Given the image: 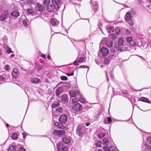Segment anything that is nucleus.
I'll list each match as a JSON object with an SVG mask.
<instances>
[{
  "instance_id": "obj_1",
  "label": "nucleus",
  "mask_w": 151,
  "mask_h": 151,
  "mask_svg": "<svg viewBox=\"0 0 151 151\" xmlns=\"http://www.w3.org/2000/svg\"><path fill=\"white\" fill-rule=\"evenodd\" d=\"M124 39L120 38L118 40V42L116 45V47L118 50L123 51L124 50Z\"/></svg>"
},
{
  "instance_id": "obj_2",
  "label": "nucleus",
  "mask_w": 151,
  "mask_h": 151,
  "mask_svg": "<svg viewBox=\"0 0 151 151\" xmlns=\"http://www.w3.org/2000/svg\"><path fill=\"white\" fill-rule=\"evenodd\" d=\"M8 15V11L5 10L0 14V21H5L7 18Z\"/></svg>"
},
{
  "instance_id": "obj_3",
  "label": "nucleus",
  "mask_w": 151,
  "mask_h": 151,
  "mask_svg": "<svg viewBox=\"0 0 151 151\" xmlns=\"http://www.w3.org/2000/svg\"><path fill=\"white\" fill-rule=\"evenodd\" d=\"M85 125H82L80 124L77 127L76 129V132L77 134L80 137H82L83 135V127H84Z\"/></svg>"
},
{
  "instance_id": "obj_4",
  "label": "nucleus",
  "mask_w": 151,
  "mask_h": 151,
  "mask_svg": "<svg viewBox=\"0 0 151 151\" xmlns=\"http://www.w3.org/2000/svg\"><path fill=\"white\" fill-rule=\"evenodd\" d=\"M125 19L127 22H128L130 25H133L132 19L131 14L129 12H127L125 16Z\"/></svg>"
},
{
  "instance_id": "obj_5",
  "label": "nucleus",
  "mask_w": 151,
  "mask_h": 151,
  "mask_svg": "<svg viewBox=\"0 0 151 151\" xmlns=\"http://www.w3.org/2000/svg\"><path fill=\"white\" fill-rule=\"evenodd\" d=\"M57 147L58 151H67V147L64 146L61 142L58 143Z\"/></svg>"
},
{
  "instance_id": "obj_6",
  "label": "nucleus",
  "mask_w": 151,
  "mask_h": 151,
  "mask_svg": "<svg viewBox=\"0 0 151 151\" xmlns=\"http://www.w3.org/2000/svg\"><path fill=\"white\" fill-rule=\"evenodd\" d=\"M67 120V116L64 114H62L60 116L59 121L60 123L64 124Z\"/></svg>"
},
{
  "instance_id": "obj_7",
  "label": "nucleus",
  "mask_w": 151,
  "mask_h": 151,
  "mask_svg": "<svg viewBox=\"0 0 151 151\" xmlns=\"http://www.w3.org/2000/svg\"><path fill=\"white\" fill-rule=\"evenodd\" d=\"M62 139L63 142L67 144L70 143L71 141V137L66 135L63 136Z\"/></svg>"
},
{
  "instance_id": "obj_8",
  "label": "nucleus",
  "mask_w": 151,
  "mask_h": 151,
  "mask_svg": "<svg viewBox=\"0 0 151 151\" xmlns=\"http://www.w3.org/2000/svg\"><path fill=\"white\" fill-rule=\"evenodd\" d=\"M53 134L59 137L63 134H64L65 132L63 130H54L53 132Z\"/></svg>"
},
{
  "instance_id": "obj_9",
  "label": "nucleus",
  "mask_w": 151,
  "mask_h": 151,
  "mask_svg": "<svg viewBox=\"0 0 151 151\" xmlns=\"http://www.w3.org/2000/svg\"><path fill=\"white\" fill-rule=\"evenodd\" d=\"M100 51L102 53L104 56H106L109 53V50L108 49L104 47H102L100 49Z\"/></svg>"
},
{
  "instance_id": "obj_10",
  "label": "nucleus",
  "mask_w": 151,
  "mask_h": 151,
  "mask_svg": "<svg viewBox=\"0 0 151 151\" xmlns=\"http://www.w3.org/2000/svg\"><path fill=\"white\" fill-rule=\"evenodd\" d=\"M73 109L76 111H79L82 109V107L80 104L78 103L73 106Z\"/></svg>"
},
{
  "instance_id": "obj_11",
  "label": "nucleus",
  "mask_w": 151,
  "mask_h": 151,
  "mask_svg": "<svg viewBox=\"0 0 151 151\" xmlns=\"http://www.w3.org/2000/svg\"><path fill=\"white\" fill-rule=\"evenodd\" d=\"M142 150L144 151H151V146L145 143L142 146Z\"/></svg>"
},
{
  "instance_id": "obj_12",
  "label": "nucleus",
  "mask_w": 151,
  "mask_h": 151,
  "mask_svg": "<svg viewBox=\"0 0 151 151\" xmlns=\"http://www.w3.org/2000/svg\"><path fill=\"white\" fill-rule=\"evenodd\" d=\"M52 2L56 9L59 8V6L58 5L61 2V0H52Z\"/></svg>"
},
{
  "instance_id": "obj_13",
  "label": "nucleus",
  "mask_w": 151,
  "mask_h": 151,
  "mask_svg": "<svg viewBox=\"0 0 151 151\" xmlns=\"http://www.w3.org/2000/svg\"><path fill=\"white\" fill-rule=\"evenodd\" d=\"M79 92L78 90H71L69 92V94L70 96L72 97H75L78 94Z\"/></svg>"
},
{
  "instance_id": "obj_14",
  "label": "nucleus",
  "mask_w": 151,
  "mask_h": 151,
  "mask_svg": "<svg viewBox=\"0 0 151 151\" xmlns=\"http://www.w3.org/2000/svg\"><path fill=\"white\" fill-rule=\"evenodd\" d=\"M12 75L13 77L16 78L19 75V72L16 68H14L12 73Z\"/></svg>"
},
{
  "instance_id": "obj_15",
  "label": "nucleus",
  "mask_w": 151,
  "mask_h": 151,
  "mask_svg": "<svg viewBox=\"0 0 151 151\" xmlns=\"http://www.w3.org/2000/svg\"><path fill=\"white\" fill-rule=\"evenodd\" d=\"M111 52L110 53V55L109 56L111 60L117 56V54L115 52V50H112L111 51Z\"/></svg>"
},
{
  "instance_id": "obj_16",
  "label": "nucleus",
  "mask_w": 151,
  "mask_h": 151,
  "mask_svg": "<svg viewBox=\"0 0 151 151\" xmlns=\"http://www.w3.org/2000/svg\"><path fill=\"white\" fill-rule=\"evenodd\" d=\"M63 91V89L62 88L59 87L56 90V93L57 97L59 96L60 94Z\"/></svg>"
},
{
  "instance_id": "obj_17",
  "label": "nucleus",
  "mask_w": 151,
  "mask_h": 151,
  "mask_svg": "<svg viewBox=\"0 0 151 151\" xmlns=\"http://www.w3.org/2000/svg\"><path fill=\"white\" fill-rule=\"evenodd\" d=\"M98 5L96 1H93L92 3V9L94 10V12L97 11L98 9Z\"/></svg>"
},
{
  "instance_id": "obj_18",
  "label": "nucleus",
  "mask_w": 151,
  "mask_h": 151,
  "mask_svg": "<svg viewBox=\"0 0 151 151\" xmlns=\"http://www.w3.org/2000/svg\"><path fill=\"white\" fill-rule=\"evenodd\" d=\"M61 99L62 101L65 102H67L68 101V98L67 95L65 94L62 95L61 96Z\"/></svg>"
},
{
  "instance_id": "obj_19",
  "label": "nucleus",
  "mask_w": 151,
  "mask_h": 151,
  "mask_svg": "<svg viewBox=\"0 0 151 151\" xmlns=\"http://www.w3.org/2000/svg\"><path fill=\"white\" fill-rule=\"evenodd\" d=\"M50 22L53 26H55L58 24V22L56 19L52 18L50 19Z\"/></svg>"
},
{
  "instance_id": "obj_20",
  "label": "nucleus",
  "mask_w": 151,
  "mask_h": 151,
  "mask_svg": "<svg viewBox=\"0 0 151 151\" xmlns=\"http://www.w3.org/2000/svg\"><path fill=\"white\" fill-rule=\"evenodd\" d=\"M11 15L13 17H17L19 16V13L18 11H13L11 12Z\"/></svg>"
},
{
  "instance_id": "obj_21",
  "label": "nucleus",
  "mask_w": 151,
  "mask_h": 151,
  "mask_svg": "<svg viewBox=\"0 0 151 151\" xmlns=\"http://www.w3.org/2000/svg\"><path fill=\"white\" fill-rule=\"evenodd\" d=\"M54 6L53 5L51 4H49L47 5V10L50 12L52 11L54 9Z\"/></svg>"
},
{
  "instance_id": "obj_22",
  "label": "nucleus",
  "mask_w": 151,
  "mask_h": 151,
  "mask_svg": "<svg viewBox=\"0 0 151 151\" xmlns=\"http://www.w3.org/2000/svg\"><path fill=\"white\" fill-rule=\"evenodd\" d=\"M36 6L38 10L40 12L44 10V8L42 5H40L39 4L37 3Z\"/></svg>"
},
{
  "instance_id": "obj_23",
  "label": "nucleus",
  "mask_w": 151,
  "mask_h": 151,
  "mask_svg": "<svg viewBox=\"0 0 151 151\" xmlns=\"http://www.w3.org/2000/svg\"><path fill=\"white\" fill-rule=\"evenodd\" d=\"M30 81L32 83L35 84L40 82V80L37 78H35L30 80Z\"/></svg>"
},
{
  "instance_id": "obj_24",
  "label": "nucleus",
  "mask_w": 151,
  "mask_h": 151,
  "mask_svg": "<svg viewBox=\"0 0 151 151\" xmlns=\"http://www.w3.org/2000/svg\"><path fill=\"white\" fill-rule=\"evenodd\" d=\"M79 100L80 102L82 103H86L87 102L82 95H80Z\"/></svg>"
},
{
  "instance_id": "obj_25",
  "label": "nucleus",
  "mask_w": 151,
  "mask_h": 151,
  "mask_svg": "<svg viewBox=\"0 0 151 151\" xmlns=\"http://www.w3.org/2000/svg\"><path fill=\"white\" fill-rule=\"evenodd\" d=\"M106 45L109 47H111L113 45V43L110 40L107 39L106 41Z\"/></svg>"
},
{
  "instance_id": "obj_26",
  "label": "nucleus",
  "mask_w": 151,
  "mask_h": 151,
  "mask_svg": "<svg viewBox=\"0 0 151 151\" xmlns=\"http://www.w3.org/2000/svg\"><path fill=\"white\" fill-rule=\"evenodd\" d=\"M140 101L145 102L148 103H150V101L147 98L144 97H141L140 99Z\"/></svg>"
},
{
  "instance_id": "obj_27",
  "label": "nucleus",
  "mask_w": 151,
  "mask_h": 151,
  "mask_svg": "<svg viewBox=\"0 0 151 151\" xmlns=\"http://www.w3.org/2000/svg\"><path fill=\"white\" fill-rule=\"evenodd\" d=\"M111 60L109 57L105 58L104 61L106 65L109 64Z\"/></svg>"
},
{
  "instance_id": "obj_28",
  "label": "nucleus",
  "mask_w": 151,
  "mask_h": 151,
  "mask_svg": "<svg viewBox=\"0 0 151 151\" xmlns=\"http://www.w3.org/2000/svg\"><path fill=\"white\" fill-rule=\"evenodd\" d=\"M107 31L108 32L111 33L114 31V29L112 26H110L107 28Z\"/></svg>"
},
{
  "instance_id": "obj_29",
  "label": "nucleus",
  "mask_w": 151,
  "mask_h": 151,
  "mask_svg": "<svg viewBox=\"0 0 151 151\" xmlns=\"http://www.w3.org/2000/svg\"><path fill=\"white\" fill-rule=\"evenodd\" d=\"M56 112L58 113H61L63 112V110L61 107L57 108L56 110Z\"/></svg>"
},
{
  "instance_id": "obj_30",
  "label": "nucleus",
  "mask_w": 151,
  "mask_h": 151,
  "mask_svg": "<svg viewBox=\"0 0 151 151\" xmlns=\"http://www.w3.org/2000/svg\"><path fill=\"white\" fill-rule=\"evenodd\" d=\"M15 146H11L9 147L8 149V151H15L16 150Z\"/></svg>"
},
{
  "instance_id": "obj_31",
  "label": "nucleus",
  "mask_w": 151,
  "mask_h": 151,
  "mask_svg": "<svg viewBox=\"0 0 151 151\" xmlns=\"http://www.w3.org/2000/svg\"><path fill=\"white\" fill-rule=\"evenodd\" d=\"M109 141L107 139L105 138L104 139L103 143L104 145L107 146L109 145Z\"/></svg>"
},
{
  "instance_id": "obj_32",
  "label": "nucleus",
  "mask_w": 151,
  "mask_h": 151,
  "mask_svg": "<svg viewBox=\"0 0 151 151\" xmlns=\"http://www.w3.org/2000/svg\"><path fill=\"white\" fill-rule=\"evenodd\" d=\"M18 135L16 133H14L12 136V138L13 139H16L17 138Z\"/></svg>"
},
{
  "instance_id": "obj_33",
  "label": "nucleus",
  "mask_w": 151,
  "mask_h": 151,
  "mask_svg": "<svg viewBox=\"0 0 151 151\" xmlns=\"http://www.w3.org/2000/svg\"><path fill=\"white\" fill-rule=\"evenodd\" d=\"M105 136V134L103 133H101L98 135V137L101 139L103 138Z\"/></svg>"
},
{
  "instance_id": "obj_34",
  "label": "nucleus",
  "mask_w": 151,
  "mask_h": 151,
  "mask_svg": "<svg viewBox=\"0 0 151 151\" xmlns=\"http://www.w3.org/2000/svg\"><path fill=\"white\" fill-rule=\"evenodd\" d=\"M50 2V0H45L43 2V4L46 5H47L49 4Z\"/></svg>"
},
{
  "instance_id": "obj_35",
  "label": "nucleus",
  "mask_w": 151,
  "mask_h": 151,
  "mask_svg": "<svg viewBox=\"0 0 151 151\" xmlns=\"http://www.w3.org/2000/svg\"><path fill=\"white\" fill-rule=\"evenodd\" d=\"M115 32L117 34L119 35L120 34V29L118 28H116L115 29Z\"/></svg>"
},
{
  "instance_id": "obj_36",
  "label": "nucleus",
  "mask_w": 151,
  "mask_h": 151,
  "mask_svg": "<svg viewBox=\"0 0 151 151\" xmlns=\"http://www.w3.org/2000/svg\"><path fill=\"white\" fill-rule=\"evenodd\" d=\"M146 140L149 144H151V137H147Z\"/></svg>"
},
{
  "instance_id": "obj_37",
  "label": "nucleus",
  "mask_w": 151,
  "mask_h": 151,
  "mask_svg": "<svg viewBox=\"0 0 151 151\" xmlns=\"http://www.w3.org/2000/svg\"><path fill=\"white\" fill-rule=\"evenodd\" d=\"M102 142L101 141H98L96 144V146L97 147H100L101 146Z\"/></svg>"
},
{
  "instance_id": "obj_38",
  "label": "nucleus",
  "mask_w": 151,
  "mask_h": 151,
  "mask_svg": "<svg viewBox=\"0 0 151 151\" xmlns=\"http://www.w3.org/2000/svg\"><path fill=\"white\" fill-rule=\"evenodd\" d=\"M10 66L9 65H6L4 68V70H5L8 71L9 69Z\"/></svg>"
},
{
  "instance_id": "obj_39",
  "label": "nucleus",
  "mask_w": 151,
  "mask_h": 151,
  "mask_svg": "<svg viewBox=\"0 0 151 151\" xmlns=\"http://www.w3.org/2000/svg\"><path fill=\"white\" fill-rule=\"evenodd\" d=\"M84 59V57H81V58H79L77 59V60L78 61V62L79 63H81L83 61Z\"/></svg>"
},
{
  "instance_id": "obj_40",
  "label": "nucleus",
  "mask_w": 151,
  "mask_h": 151,
  "mask_svg": "<svg viewBox=\"0 0 151 151\" xmlns=\"http://www.w3.org/2000/svg\"><path fill=\"white\" fill-rule=\"evenodd\" d=\"M22 23L26 27H27L28 26V24L27 23L26 21L24 20L23 21Z\"/></svg>"
},
{
  "instance_id": "obj_41",
  "label": "nucleus",
  "mask_w": 151,
  "mask_h": 151,
  "mask_svg": "<svg viewBox=\"0 0 151 151\" xmlns=\"http://www.w3.org/2000/svg\"><path fill=\"white\" fill-rule=\"evenodd\" d=\"M72 102L73 104H76L78 100L76 98H74L72 99Z\"/></svg>"
},
{
  "instance_id": "obj_42",
  "label": "nucleus",
  "mask_w": 151,
  "mask_h": 151,
  "mask_svg": "<svg viewBox=\"0 0 151 151\" xmlns=\"http://www.w3.org/2000/svg\"><path fill=\"white\" fill-rule=\"evenodd\" d=\"M126 40L128 42H130L132 41V39L131 37H128L126 38Z\"/></svg>"
},
{
  "instance_id": "obj_43",
  "label": "nucleus",
  "mask_w": 151,
  "mask_h": 151,
  "mask_svg": "<svg viewBox=\"0 0 151 151\" xmlns=\"http://www.w3.org/2000/svg\"><path fill=\"white\" fill-rule=\"evenodd\" d=\"M107 120L109 124L110 123L112 122L111 119L110 117H108Z\"/></svg>"
},
{
  "instance_id": "obj_44",
  "label": "nucleus",
  "mask_w": 151,
  "mask_h": 151,
  "mask_svg": "<svg viewBox=\"0 0 151 151\" xmlns=\"http://www.w3.org/2000/svg\"><path fill=\"white\" fill-rule=\"evenodd\" d=\"M60 105V104L59 103H58L57 104H53L52 105V108H55L56 107H57Z\"/></svg>"
},
{
  "instance_id": "obj_45",
  "label": "nucleus",
  "mask_w": 151,
  "mask_h": 151,
  "mask_svg": "<svg viewBox=\"0 0 151 151\" xmlns=\"http://www.w3.org/2000/svg\"><path fill=\"white\" fill-rule=\"evenodd\" d=\"M61 79L63 81H65L67 79V78L65 76H62L61 77Z\"/></svg>"
},
{
  "instance_id": "obj_46",
  "label": "nucleus",
  "mask_w": 151,
  "mask_h": 151,
  "mask_svg": "<svg viewBox=\"0 0 151 151\" xmlns=\"http://www.w3.org/2000/svg\"><path fill=\"white\" fill-rule=\"evenodd\" d=\"M111 37L112 38V39L113 40H114L116 37V35L114 34H111Z\"/></svg>"
},
{
  "instance_id": "obj_47",
  "label": "nucleus",
  "mask_w": 151,
  "mask_h": 151,
  "mask_svg": "<svg viewBox=\"0 0 151 151\" xmlns=\"http://www.w3.org/2000/svg\"><path fill=\"white\" fill-rule=\"evenodd\" d=\"M103 149L104 151H110L108 147L105 146Z\"/></svg>"
},
{
  "instance_id": "obj_48",
  "label": "nucleus",
  "mask_w": 151,
  "mask_h": 151,
  "mask_svg": "<svg viewBox=\"0 0 151 151\" xmlns=\"http://www.w3.org/2000/svg\"><path fill=\"white\" fill-rule=\"evenodd\" d=\"M6 52L8 53H10L11 52H13L12 51L11 49L10 48H8L6 50Z\"/></svg>"
},
{
  "instance_id": "obj_49",
  "label": "nucleus",
  "mask_w": 151,
  "mask_h": 151,
  "mask_svg": "<svg viewBox=\"0 0 151 151\" xmlns=\"http://www.w3.org/2000/svg\"><path fill=\"white\" fill-rule=\"evenodd\" d=\"M28 12L30 14H31L32 13L33 11L31 9H29L27 10Z\"/></svg>"
},
{
  "instance_id": "obj_50",
  "label": "nucleus",
  "mask_w": 151,
  "mask_h": 151,
  "mask_svg": "<svg viewBox=\"0 0 151 151\" xmlns=\"http://www.w3.org/2000/svg\"><path fill=\"white\" fill-rule=\"evenodd\" d=\"M66 74L67 76H72L73 75V72H71L70 73H67Z\"/></svg>"
},
{
  "instance_id": "obj_51",
  "label": "nucleus",
  "mask_w": 151,
  "mask_h": 151,
  "mask_svg": "<svg viewBox=\"0 0 151 151\" xmlns=\"http://www.w3.org/2000/svg\"><path fill=\"white\" fill-rule=\"evenodd\" d=\"M88 68V67L86 65H81L80 66L79 68Z\"/></svg>"
},
{
  "instance_id": "obj_52",
  "label": "nucleus",
  "mask_w": 151,
  "mask_h": 151,
  "mask_svg": "<svg viewBox=\"0 0 151 151\" xmlns=\"http://www.w3.org/2000/svg\"><path fill=\"white\" fill-rule=\"evenodd\" d=\"M19 151H26L25 149L23 147L19 148Z\"/></svg>"
},
{
  "instance_id": "obj_53",
  "label": "nucleus",
  "mask_w": 151,
  "mask_h": 151,
  "mask_svg": "<svg viewBox=\"0 0 151 151\" xmlns=\"http://www.w3.org/2000/svg\"><path fill=\"white\" fill-rule=\"evenodd\" d=\"M78 60L75 61L74 62V65H78Z\"/></svg>"
},
{
  "instance_id": "obj_54",
  "label": "nucleus",
  "mask_w": 151,
  "mask_h": 151,
  "mask_svg": "<svg viewBox=\"0 0 151 151\" xmlns=\"http://www.w3.org/2000/svg\"><path fill=\"white\" fill-rule=\"evenodd\" d=\"M47 58L48 59H51V57L49 55L47 56Z\"/></svg>"
},
{
  "instance_id": "obj_55",
  "label": "nucleus",
  "mask_w": 151,
  "mask_h": 151,
  "mask_svg": "<svg viewBox=\"0 0 151 151\" xmlns=\"http://www.w3.org/2000/svg\"><path fill=\"white\" fill-rule=\"evenodd\" d=\"M123 93L126 94L127 93V91L126 90H125L122 91Z\"/></svg>"
},
{
  "instance_id": "obj_56",
  "label": "nucleus",
  "mask_w": 151,
  "mask_h": 151,
  "mask_svg": "<svg viewBox=\"0 0 151 151\" xmlns=\"http://www.w3.org/2000/svg\"><path fill=\"white\" fill-rule=\"evenodd\" d=\"M126 33L127 34H129L130 32L129 30H127L126 31Z\"/></svg>"
},
{
  "instance_id": "obj_57",
  "label": "nucleus",
  "mask_w": 151,
  "mask_h": 151,
  "mask_svg": "<svg viewBox=\"0 0 151 151\" xmlns=\"http://www.w3.org/2000/svg\"><path fill=\"white\" fill-rule=\"evenodd\" d=\"M41 56L42 58H46L45 56V55L44 54H42L41 55Z\"/></svg>"
},
{
  "instance_id": "obj_58",
  "label": "nucleus",
  "mask_w": 151,
  "mask_h": 151,
  "mask_svg": "<svg viewBox=\"0 0 151 151\" xmlns=\"http://www.w3.org/2000/svg\"><path fill=\"white\" fill-rule=\"evenodd\" d=\"M42 69V68L39 66L38 67V69L39 70H40Z\"/></svg>"
},
{
  "instance_id": "obj_59",
  "label": "nucleus",
  "mask_w": 151,
  "mask_h": 151,
  "mask_svg": "<svg viewBox=\"0 0 151 151\" xmlns=\"http://www.w3.org/2000/svg\"><path fill=\"white\" fill-rule=\"evenodd\" d=\"M14 54H12L11 55V57L12 58V57H13L14 56Z\"/></svg>"
},
{
  "instance_id": "obj_60",
  "label": "nucleus",
  "mask_w": 151,
  "mask_h": 151,
  "mask_svg": "<svg viewBox=\"0 0 151 151\" xmlns=\"http://www.w3.org/2000/svg\"><path fill=\"white\" fill-rule=\"evenodd\" d=\"M90 125V124L89 123H87L86 124V125L87 126H88Z\"/></svg>"
},
{
  "instance_id": "obj_61",
  "label": "nucleus",
  "mask_w": 151,
  "mask_h": 151,
  "mask_svg": "<svg viewBox=\"0 0 151 151\" xmlns=\"http://www.w3.org/2000/svg\"><path fill=\"white\" fill-rule=\"evenodd\" d=\"M22 134H23L24 138H25V135H24V134L25 135V134L24 133H22Z\"/></svg>"
},
{
  "instance_id": "obj_62",
  "label": "nucleus",
  "mask_w": 151,
  "mask_h": 151,
  "mask_svg": "<svg viewBox=\"0 0 151 151\" xmlns=\"http://www.w3.org/2000/svg\"><path fill=\"white\" fill-rule=\"evenodd\" d=\"M22 134H23L24 138H25V135H24V134L25 135V134L24 133H22Z\"/></svg>"
},
{
  "instance_id": "obj_63",
  "label": "nucleus",
  "mask_w": 151,
  "mask_h": 151,
  "mask_svg": "<svg viewBox=\"0 0 151 151\" xmlns=\"http://www.w3.org/2000/svg\"><path fill=\"white\" fill-rule=\"evenodd\" d=\"M9 126V124H6V127H8Z\"/></svg>"
},
{
  "instance_id": "obj_64",
  "label": "nucleus",
  "mask_w": 151,
  "mask_h": 151,
  "mask_svg": "<svg viewBox=\"0 0 151 151\" xmlns=\"http://www.w3.org/2000/svg\"><path fill=\"white\" fill-rule=\"evenodd\" d=\"M97 151H103L101 150L100 149L98 150Z\"/></svg>"
}]
</instances>
